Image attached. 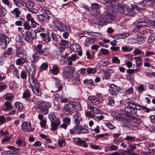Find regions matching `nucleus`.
<instances>
[{"label": "nucleus", "instance_id": "nucleus-47", "mask_svg": "<svg viewBox=\"0 0 155 155\" xmlns=\"http://www.w3.org/2000/svg\"><path fill=\"white\" fill-rule=\"evenodd\" d=\"M124 122L126 121L128 122L132 121L133 116H129L124 114Z\"/></svg>", "mask_w": 155, "mask_h": 155}, {"label": "nucleus", "instance_id": "nucleus-49", "mask_svg": "<svg viewBox=\"0 0 155 155\" xmlns=\"http://www.w3.org/2000/svg\"><path fill=\"white\" fill-rule=\"evenodd\" d=\"M155 40V35L152 34L149 36L147 40V42L148 44L152 43Z\"/></svg>", "mask_w": 155, "mask_h": 155}, {"label": "nucleus", "instance_id": "nucleus-6", "mask_svg": "<svg viewBox=\"0 0 155 155\" xmlns=\"http://www.w3.org/2000/svg\"><path fill=\"white\" fill-rule=\"evenodd\" d=\"M10 40V38L5 34L0 32V47L2 48L5 49L6 48L7 44L9 42Z\"/></svg>", "mask_w": 155, "mask_h": 155}, {"label": "nucleus", "instance_id": "nucleus-11", "mask_svg": "<svg viewBox=\"0 0 155 155\" xmlns=\"http://www.w3.org/2000/svg\"><path fill=\"white\" fill-rule=\"evenodd\" d=\"M76 105L72 104H68L64 107V111L67 115L72 114L74 111L75 106Z\"/></svg>", "mask_w": 155, "mask_h": 155}, {"label": "nucleus", "instance_id": "nucleus-37", "mask_svg": "<svg viewBox=\"0 0 155 155\" xmlns=\"http://www.w3.org/2000/svg\"><path fill=\"white\" fill-rule=\"evenodd\" d=\"M7 11L6 9L2 6H0V16H4L6 14Z\"/></svg>", "mask_w": 155, "mask_h": 155}, {"label": "nucleus", "instance_id": "nucleus-41", "mask_svg": "<svg viewBox=\"0 0 155 155\" xmlns=\"http://www.w3.org/2000/svg\"><path fill=\"white\" fill-rule=\"evenodd\" d=\"M133 48L127 46H124L121 47V50L124 52H128L132 51Z\"/></svg>", "mask_w": 155, "mask_h": 155}, {"label": "nucleus", "instance_id": "nucleus-4", "mask_svg": "<svg viewBox=\"0 0 155 155\" xmlns=\"http://www.w3.org/2000/svg\"><path fill=\"white\" fill-rule=\"evenodd\" d=\"M105 24L108 23L113 21L115 18V12L113 9L107 11L103 13Z\"/></svg>", "mask_w": 155, "mask_h": 155}, {"label": "nucleus", "instance_id": "nucleus-61", "mask_svg": "<svg viewBox=\"0 0 155 155\" xmlns=\"http://www.w3.org/2000/svg\"><path fill=\"white\" fill-rule=\"evenodd\" d=\"M25 29L26 30H29L31 28V27L29 25V22L28 21L25 22L23 23Z\"/></svg>", "mask_w": 155, "mask_h": 155}, {"label": "nucleus", "instance_id": "nucleus-55", "mask_svg": "<svg viewBox=\"0 0 155 155\" xmlns=\"http://www.w3.org/2000/svg\"><path fill=\"white\" fill-rule=\"evenodd\" d=\"M85 115L87 117L91 118H93L95 116L94 114L92 113L90 111L85 112Z\"/></svg>", "mask_w": 155, "mask_h": 155}, {"label": "nucleus", "instance_id": "nucleus-42", "mask_svg": "<svg viewBox=\"0 0 155 155\" xmlns=\"http://www.w3.org/2000/svg\"><path fill=\"white\" fill-rule=\"evenodd\" d=\"M130 104L133 105L136 111L137 110H141L143 108V107L139 104L134 103L133 102L131 101L130 102Z\"/></svg>", "mask_w": 155, "mask_h": 155}, {"label": "nucleus", "instance_id": "nucleus-31", "mask_svg": "<svg viewBox=\"0 0 155 155\" xmlns=\"http://www.w3.org/2000/svg\"><path fill=\"white\" fill-rule=\"evenodd\" d=\"M129 35V33H126L122 34L115 35L114 36V38L117 39H123L128 37Z\"/></svg>", "mask_w": 155, "mask_h": 155}, {"label": "nucleus", "instance_id": "nucleus-8", "mask_svg": "<svg viewBox=\"0 0 155 155\" xmlns=\"http://www.w3.org/2000/svg\"><path fill=\"white\" fill-rule=\"evenodd\" d=\"M64 78L67 79L69 81L72 78L74 69L72 67L66 66L64 68Z\"/></svg>", "mask_w": 155, "mask_h": 155}, {"label": "nucleus", "instance_id": "nucleus-24", "mask_svg": "<svg viewBox=\"0 0 155 155\" xmlns=\"http://www.w3.org/2000/svg\"><path fill=\"white\" fill-rule=\"evenodd\" d=\"M78 58V57L75 55H72L71 56L68 57L67 58L68 65L70 66L72 64V61H74Z\"/></svg>", "mask_w": 155, "mask_h": 155}, {"label": "nucleus", "instance_id": "nucleus-13", "mask_svg": "<svg viewBox=\"0 0 155 155\" xmlns=\"http://www.w3.org/2000/svg\"><path fill=\"white\" fill-rule=\"evenodd\" d=\"M31 126V123H28L26 122H24L22 123L21 125L22 129L24 132H27L28 133L32 132L34 129Z\"/></svg>", "mask_w": 155, "mask_h": 155}, {"label": "nucleus", "instance_id": "nucleus-48", "mask_svg": "<svg viewBox=\"0 0 155 155\" xmlns=\"http://www.w3.org/2000/svg\"><path fill=\"white\" fill-rule=\"evenodd\" d=\"M73 116L76 125H78L80 124V121L78 119L79 114H76L74 115Z\"/></svg>", "mask_w": 155, "mask_h": 155}, {"label": "nucleus", "instance_id": "nucleus-19", "mask_svg": "<svg viewBox=\"0 0 155 155\" xmlns=\"http://www.w3.org/2000/svg\"><path fill=\"white\" fill-rule=\"evenodd\" d=\"M118 11L122 14L125 15H130V12L128 8L123 6L121 4V6L118 8L117 9Z\"/></svg>", "mask_w": 155, "mask_h": 155}, {"label": "nucleus", "instance_id": "nucleus-29", "mask_svg": "<svg viewBox=\"0 0 155 155\" xmlns=\"http://www.w3.org/2000/svg\"><path fill=\"white\" fill-rule=\"evenodd\" d=\"M10 12L12 15H15V17L17 18L19 17V15L21 13V12L18 8H15L12 10Z\"/></svg>", "mask_w": 155, "mask_h": 155}, {"label": "nucleus", "instance_id": "nucleus-52", "mask_svg": "<svg viewBox=\"0 0 155 155\" xmlns=\"http://www.w3.org/2000/svg\"><path fill=\"white\" fill-rule=\"evenodd\" d=\"M3 3L6 5L9 8L12 7V4L11 3L9 0H2Z\"/></svg>", "mask_w": 155, "mask_h": 155}, {"label": "nucleus", "instance_id": "nucleus-39", "mask_svg": "<svg viewBox=\"0 0 155 155\" xmlns=\"http://www.w3.org/2000/svg\"><path fill=\"white\" fill-rule=\"evenodd\" d=\"M48 67V64L46 63H44L39 67V71L42 72L43 71L46 70Z\"/></svg>", "mask_w": 155, "mask_h": 155}, {"label": "nucleus", "instance_id": "nucleus-22", "mask_svg": "<svg viewBox=\"0 0 155 155\" xmlns=\"http://www.w3.org/2000/svg\"><path fill=\"white\" fill-rule=\"evenodd\" d=\"M25 5L28 10L34 7V4L30 0H25Z\"/></svg>", "mask_w": 155, "mask_h": 155}, {"label": "nucleus", "instance_id": "nucleus-2", "mask_svg": "<svg viewBox=\"0 0 155 155\" xmlns=\"http://www.w3.org/2000/svg\"><path fill=\"white\" fill-rule=\"evenodd\" d=\"M49 117L51 122V130L53 131L56 130L61 123L60 120L58 118H56L54 114H49Z\"/></svg>", "mask_w": 155, "mask_h": 155}, {"label": "nucleus", "instance_id": "nucleus-62", "mask_svg": "<svg viewBox=\"0 0 155 155\" xmlns=\"http://www.w3.org/2000/svg\"><path fill=\"white\" fill-rule=\"evenodd\" d=\"M6 122V119L4 115L0 116V124H3Z\"/></svg>", "mask_w": 155, "mask_h": 155}, {"label": "nucleus", "instance_id": "nucleus-46", "mask_svg": "<svg viewBox=\"0 0 155 155\" xmlns=\"http://www.w3.org/2000/svg\"><path fill=\"white\" fill-rule=\"evenodd\" d=\"M88 108L91 110V111H92L94 113L100 114V111L98 110L97 107L91 106L89 107Z\"/></svg>", "mask_w": 155, "mask_h": 155}, {"label": "nucleus", "instance_id": "nucleus-38", "mask_svg": "<svg viewBox=\"0 0 155 155\" xmlns=\"http://www.w3.org/2000/svg\"><path fill=\"white\" fill-rule=\"evenodd\" d=\"M12 49L11 48H8L6 51L3 53V55L5 57H9V56L12 54Z\"/></svg>", "mask_w": 155, "mask_h": 155}, {"label": "nucleus", "instance_id": "nucleus-43", "mask_svg": "<svg viewBox=\"0 0 155 155\" xmlns=\"http://www.w3.org/2000/svg\"><path fill=\"white\" fill-rule=\"evenodd\" d=\"M4 104L8 111H10L13 109V106L12 105L11 103L8 101L5 102Z\"/></svg>", "mask_w": 155, "mask_h": 155}, {"label": "nucleus", "instance_id": "nucleus-9", "mask_svg": "<svg viewBox=\"0 0 155 155\" xmlns=\"http://www.w3.org/2000/svg\"><path fill=\"white\" fill-rule=\"evenodd\" d=\"M88 98L91 103L97 106L99 104L100 101L102 99V97L101 94H98L95 96H89Z\"/></svg>", "mask_w": 155, "mask_h": 155}, {"label": "nucleus", "instance_id": "nucleus-3", "mask_svg": "<svg viewBox=\"0 0 155 155\" xmlns=\"http://www.w3.org/2000/svg\"><path fill=\"white\" fill-rule=\"evenodd\" d=\"M51 104L48 102H45L42 103L35 105V107L40 109V111L43 115H47L49 112L48 109L51 107Z\"/></svg>", "mask_w": 155, "mask_h": 155}, {"label": "nucleus", "instance_id": "nucleus-1", "mask_svg": "<svg viewBox=\"0 0 155 155\" xmlns=\"http://www.w3.org/2000/svg\"><path fill=\"white\" fill-rule=\"evenodd\" d=\"M148 20L145 18H141L135 22V24H138L133 29L131 34L136 37L138 35V31L141 26H146L148 24Z\"/></svg>", "mask_w": 155, "mask_h": 155}, {"label": "nucleus", "instance_id": "nucleus-7", "mask_svg": "<svg viewBox=\"0 0 155 155\" xmlns=\"http://www.w3.org/2000/svg\"><path fill=\"white\" fill-rule=\"evenodd\" d=\"M42 45L41 44H38L35 45L34 49L36 51L41 53L42 56H46L49 54V51L47 48H42Z\"/></svg>", "mask_w": 155, "mask_h": 155}, {"label": "nucleus", "instance_id": "nucleus-57", "mask_svg": "<svg viewBox=\"0 0 155 155\" xmlns=\"http://www.w3.org/2000/svg\"><path fill=\"white\" fill-rule=\"evenodd\" d=\"M99 64L103 66L107 67L110 64V62L109 61H101L99 62Z\"/></svg>", "mask_w": 155, "mask_h": 155}, {"label": "nucleus", "instance_id": "nucleus-40", "mask_svg": "<svg viewBox=\"0 0 155 155\" xmlns=\"http://www.w3.org/2000/svg\"><path fill=\"white\" fill-rule=\"evenodd\" d=\"M62 87L61 85H54L52 87L53 90L51 91L52 92H56L61 90Z\"/></svg>", "mask_w": 155, "mask_h": 155}, {"label": "nucleus", "instance_id": "nucleus-26", "mask_svg": "<svg viewBox=\"0 0 155 155\" xmlns=\"http://www.w3.org/2000/svg\"><path fill=\"white\" fill-rule=\"evenodd\" d=\"M76 142L79 146H83L84 148H87L88 146V144L86 143L84 140H81L79 138H78Z\"/></svg>", "mask_w": 155, "mask_h": 155}, {"label": "nucleus", "instance_id": "nucleus-15", "mask_svg": "<svg viewBox=\"0 0 155 155\" xmlns=\"http://www.w3.org/2000/svg\"><path fill=\"white\" fill-rule=\"evenodd\" d=\"M127 104L128 106L124 108V110L126 112L132 114H136L137 111L136 110L133 105L130 104V102L128 103V102H127Z\"/></svg>", "mask_w": 155, "mask_h": 155}, {"label": "nucleus", "instance_id": "nucleus-56", "mask_svg": "<svg viewBox=\"0 0 155 155\" xmlns=\"http://www.w3.org/2000/svg\"><path fill=\"white\" fill-rule=\"evenodd\" d=\"M20 76L21 79H25L27 77L26 72L22 71L20 74Z\"/></svg>", "mask_w": 155, "mask_h": 155}, {"label": "nucleus", "instance_id": "nucleus-54", "mask_svg": "<svg viewBox=\"0 0 155 155\" xmlns=\"http://www.w3.org/2000/svg\"><path fill=\"white\" fill-rule=\"evenodd\" d=\"M97 70L95 68H88L87 69V72L88 74H94L96 73Z\"/></svg>", "mask_w": 155, "mask_h": 155}, {"label": "nucleus", "instance_id": "nucleus-50", "mask_svg": "<svg viewBox=\"0 0 155 155\" xmlns=\"http://www.w3.org/2000/svg\"><path fill=\"white\" fill-rule=\"evenodd\" d=\"M4 97L6 100L11 101L13 100L14 96L12 94L7 93L5 95Z\"/></svg>", "mask_w": 155, "mask_h": 155}, {"label": "nucleus", "instance_id": "nucleus-35", "mask_svg": "<svg viewBox=\"0 0 155 155\" xmlns=\"http://www.w3.org/2000/svg\"><path fill=\"white\" fill-rule=\"evenodd\" d=\"M31 96V92L28 89H26L23 94V97L24 98L28 99L30 98Z\"/></svg>", "mask_w": 155, "mask_h": 155}, {"label": "nucleus", "instance_id": "nucleus-28", "mask_svg": "<svg viewBox=\"0 0 155 155\" xmlns=\"http://www.w3.org/2000/svg\"><path fill=\"white\" fill-rule=\"evenodd\" d=\"M49 71L51 73L57 75L59 72V68L57 66L54 65L53 66L52 69H50Z\"/></svg>", "mask_w": 155, "mask_h": 155}, {"label": "nucleus", "instance_id": "nucleus-53", "mask_svg": "<svg viewBox=\"0 0 155 155\" xmlns=\"http://www.w3.org/2000/svg\"><path fill=\"white\" fill-rule=\"evenodd\" d=\"M92 42L93 40L92 38L90 37L86 39L84 44L85 46H88L90 44H91V43Z\"/></svg>", "mask_w": 155, "mask_h": 155}, {"label": "nucleus", "instance_id": "nucleus-5", "mask_svg": "<svg viewBox=\"0 0 155 155\" xmlns=\"http://www.w3.org/2000/svg\"><path fill=\"white\" fill-rule=\"evenodd\" d=\"M32 83H30V85L33 93L38 96H40L41 94V92L39 89L37 81L33 76H32Z\"/></svg>", "mask_w": 155, "mask_h": 155}, {"label": "nucleus", "instance_id": "nucleus-59", "mask_svg": "<svg viewBox=\"0 0 155 155\" xmlns=\"http://www.w3.org/2000/svg\"><path fill=\"white\" fill-rule=\"evenodd\" d=\"M112 61L114 63L119 64L120 63V61L117 57H114L112 58Z\"/></svg>", "mask_w": 155, "mask_h": 155}, {"label": "nucleus", "instance_id": "nucleus-20", "mask_svg": "<svg viewBox=\"0 0 155 155\" xmlns=\"http://www.w3.org/2000/svg\"><path fill=\"white\" fill-rule=\"evenodd\" d=\"M39 20L41 22H44L50 18V16L46 13H43L38 15Z\"/></svg>", "mask_w": 155, "mask_h": 155}, {"label": "nucleus", "instance_id": "nucleus-51", "mask_svg": "<svg viewBox=\"0 0 155 155\" xmlns=\"http://www.w3.org/2000/svg\"><path fill=\"white\" fill-rule=\"evenodd\" d=\"M132 121L134 123L139 124L142 122V120L140 118L133 116Z\"/></svg>", "mask_w": 155, "mask_h": 155}, {"label": "nucleus", "instance_id": "nucleus-12", "mask_svg": "<svg viewBox=\"0 0 155 155\" xmlns=\"http://www.w3.org/2000/svg\"><path fill=\"white\" fill-rule=\"evenodd\" d=\"M53 23L54 26L59 31H64L65 30L66 25L61 21H54Z\"/></svg>", "mask_w": 155, "mask_h": 155}, {"label": "nucleus", "instance_id": "nucleus-10", "mask_svg": "<svg viewBox=\"0 0 155 155\" xmlns=\"http://www.w3.org/2000/svg\"><path fill=\"white\" fill-rule=\"evenodd\" d=\"M101 6L97 3L91 5V14L92 15H97L100 13V8Z\"/></svg>", "mask_w": 155, "mask_h": 155}, {"label": "nucleus", "instance_id": "nucleus-16", "mask_svg": "<svg viewBox=\"0 0 155 155\" xmlns=\"http://www.w3.org/2000/svg\"><path fill=\"white\" fill-rule=\"evenodd\" d=\"M35 32L28 31L27 32L26 35L24 36V38L28 42H31L34 38V35H35Z\"/></svg>", "mask_w": 155, "mask_h": 155}, {"label": "nucleus", "instance_id": "nucleus-32", "mask_svg": "<svg viewBox=\"0 0 155 155\" xmlns=\"http://www.w3.org/2000/svg\"><path fill=\"white\" fill-rule=\"evenodd\" d=\"M13 1L17 6L19 7H21L22 6L25 7V0H24L23 2L19 0H13Z\"/></svg>", "mask_w": 155, "mask_h": 155}, {"label": "nucleus", "instance_id": "nucleus-21", "mask_svg": "<svg viewBox=\"0 0 155 155\" xmlns=\"http://www.w3.org/2000/svg\"><path fill=\"white\" fill-rule=\"evenodd\" d=\"M80 75L77 74L73 76L71 79L72 80L73 83L75 85H78L80 84Z\"/></svg>", "mask_w": 155, "mask_h": 155}, {"label": "nucleus", "instance_id": "nucleus-14", "mask_svg": "<svg viewBox=\"0 0 155 155\" xmlns=\"http://www.w3.org/2000/svg\"><path fill=\"white\" fill-rule=\"evenodd\" d=\"M110 89L108 90L109 94L113 97L116 96L117 94L116 91H118L120 90V88L114 84H112L110 85Z\"/></svg>", "mask_w": 155, "mask_h": 155}, {"label": "nucleus", "instance_id": "nucleus-58", "mask_svg": "<svg viewBox=\"0 0 155 155\" xmlns=\"http://www.w3.org/2000/svg\"><path fill=\"white\" fill-rule=\"evenodd\" d=\"M105 126L110 130H113L115 128V127L113 126L111 123H105Z\"/></svg>", "mask_w": 155, "mask_h": 155}, {"label": "nucleus", "instance_id": "nucleus-25", "mask_svg": "<svg viewBox=\"0 0 155 155\" xmlns=\"http://www.w3.org/2000/svg\"><path fill=\"white\" fill-rule=\"evenodd\" d=\"M25 51L22 48L19 47L17 50L16 55L20 58H23L25 56Z\"/></svg>", "mask_w": 155, "mask_h": 155}, {"label": "nucleus", "instance_id": "nucleus-45", "mask_svg": "<svg viewBox=\"0 0 155 155\" xmlns=\"http://www.w3.org/2000/svg\"><path fill=\"white\" fill-rule=\"evenodd\" d=\"M26 18L28 21H30L32 23H35L38 25V24L35 21L34 19L31 16L30 13H28L26 15Z\"/></svg>", "mask_w": 155, "mask_h": 155}, {"label": "nucleus", "instance_id": "nucleus-60", "mask_svg": "<svg viewBox=\"0 0 155 155\" xmlns=\"http://www.w3.org/2000/svg\"><path fill=\"white\" fill-rule=\"evenodd\" d=\"M144 52L142 50L139 49L138 48H136L134 51V54L137 55L140 54H143Z\"/></svg>", "mask_w": 155, "mask_h": 155}, {"label": "nucleus", "instance_id": "nucleus-34", "mask_svg": "<svg viewBox=\"0 0 155 155\" xmlns=\"http://www.w3.org/2000/svg\"><path fill=\"white\" fill-rule=\"evenodd\" d=\"M80 45L76 43L73 44L71 45V49L74 52H77L80 50Z\"/></svg>", "mask_w": 155, "mask_h": 155}, {"label": "nucleus", "instance_id": "nucleus-44", "mask_svg": "<svg viewBox=\"0 0 155 155\" xmlns=\"http://www.w3.org/2000/svg\"><path fill=\"white\" fill-rule=\"evenodd\" d=\"M124 114H118L115 116V118L118 120L124 122Z\"/></svg>", "mask_w": 155, "mask_h": 155}, {"label": "nucleus", "instance_id": "nucleus-63", "mask_svg": "<svg viewBox=\"0 0 155 155\" xmlns=\"http://www.w3.org/2000/svg\"><path fill=\"white\" fill-rule=\"evenodd\" d=\"M46 123V120L45 119H44L43 120H41L40 122V124L41 127L45 128Z\"/></svg>", "mask_w": 155, "mask_h": 155}, {"label": "nucleus", "instance_id": "nucleus-36", "mask_svg": "<svg viewBox=\"0 0 155 155\" xmlns=\"http://www.w3.org/2000/svg\"><path fill=\"white\" fill-rule=\"evenodd\" d=\"M40 35L42 37L43 40L46 42H48L51 41V38L48 35L44 33H41L40 34Z\"/></svg>", "mask_w": 155, "mask_h": 155}, {"label": "nucleus", "instance_id": "nucleus-18", "mask_svg": "<svg viewBox=\"0 0 155 155\" xmlns=\"http://www.w3.org/2000/svg\"><path fill=\"white\" fill-rule=\"evenodd\" d=\"M110 3L112 7V9L113 8L114 9H118V8L121 6V4L119 2V0H110Z\"/></svg>", "mask_w": 155, "mask_h": 155}, {"label": "nucleus", "instance_id": "nucleus-64", "mask_svg": "<svg viewBox=\"0 0 155 155\" xmlns=\"http://www.w3.org/2000/svg\"><path fill=\"white\" fill-rule=\"evenodd\" d=\"M151 152H142L141 154L143 155H153L155 151L153 150H151Z\"/></svg>", "mask_w": 155, "mask_h": 155}, {"label": "nucleus", "instance_id": "nucleus-30", "mask_svg": "<svg viewBox=\"0 0 155 155\" xmlns=\"http://www.w3.org/2000/svg\"><path fill=\"white\" fill-rule=\"evenodd\" d=\"M41 56L43 58V56L41 53L36 51L35 52L34 54L32 55V57L33 58L34 61H38L39 60V59L41 58Z\"/></svg>", "mask_w": 155, "mask_h": 155}, {"label": "nucleus", "instance_id": "nucleus-27", "mask_svg": "<svg viewBox=\"0 0 155 155\" xmlns=\"http://www.w3.org/2000/svg\"><path fill=\"white\" fill-rule=\"evenodd\" d=\"M135 43H137L138 44L142 43L145 42L146 38L145 37H143L141 36L138 37L137 38L134 39Z\"/></svg>", "mask_w": 155, "mask_h": 155}, {"label": "nucleus", "instance_id": "nucleus-33", "mask_svg": "<svg viewBox=\"0 0 155 155\" xmlns=\"http://www.w3.org/2000/svg\"><path fill=\"white\" fill-rule=\"evenodd\" d=\"M59 43L61 45L66 48H68L71 45V43L69 41L65 40H61Z\"/></svg>", "mask_w": 155, "mask_h": 155}, {"label": "nucleus", "instance_id": "nucleus-17", "mask_svg": "<svg viewBox=\"0 0 155 155\" xmlns=\"http://www.w3.org/2000/svg\"><path fill=\"white\" fill-rule=\"evenodd\" d=\"M103 14L100 15L98 18H96L94 20V23L97 25H102L105 24Z\"/></svg>", "mask_w": 155, "mask_h": 155}, {"label": "nucleus", "instance_id": "nucleus-23", "mask_svg": "<svg viewBox=\"0 0 155 155\" xmlns=\"http://www.w3.org/2000/svg\"><path fill=\"white\" fill-rule=\"evenodd\" d=\"M14 109L17 111V113L21 111L23 109V106L21 103L17 102L14 104Z\"/></svg>", "mask_w": 155, "mask_h": 155}]
</instances>
